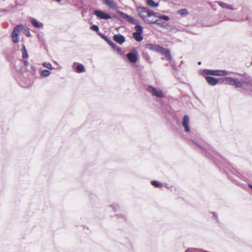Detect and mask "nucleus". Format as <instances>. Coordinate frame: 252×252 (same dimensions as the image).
Wrapping results in <instances>:
<instances>
[{"label":"nucleus","mask_w":252,"mask_h":252,"mask_svg":"<svg viewBox=\"0 0 252 252\" xmlns=\"http://www.w3.org/2000/svg\"><path fill=\"white\" fill-rule=\"evenodd\" d=\"M139 16L148 24V21L154 17L158 16V13H155L152 10L147 9L144 7H139L137 9Z\"/></svg>","instance_id":"nucleus-1"},{"label":"nucleus","mask_w":252,"mask_h":252,"mask_svg":"<svg viewBox=\"0 0 252 252\" xmlns=\"http://www.w3.org/2000/svg\"><path fill=\"white\" fill-rule=\"evenodd\" d=\"M146 47L148 49L160 53L162 55H164L168 61H171V58L170 54V51L169 50L165 49L162 47L158 45H155L152 44H148L146 45Z\"/></svg>","instance_id":"nucleus-2"},{"label":"nucleus","mask_w":252,"mask_h":252,"mask_svg":"<svg viewBox=\"0 0 252 252\" xmlns=\"http://www.w3.org/2000/svg\"><path fill=\"white\" fill-rule=\"evenodd\" d=\"M204 72L205 74L211 75H215V76H224L228 74V72L225 70H209L205 69L204 70Z\"/></svg>","instance_id":"nucleus-3"},{"label":"nucleus","mask_w":252,"mask_h":252,"mask_svg":"<svg viewBox=\"0 0 252 252\" xmlns=\"http://www.w3.org/2000/svg\"><path fill=\"white\" fill-rule=\"evenodd\" d=\"M126 57L128 61L132 63H135L137 62L138 54L135 48H133L131 50V52L128 53L126 55Z\"/></svg>","instance_id":"nucleus-4"},{"label":"nucleus","mask_w":252,"mask_h":252,"mask_svg":"<svg viewBox=\"0 0 252 252\" xmlns=\"http://www.w3.org/2000/svg\"><path fill=\"white\" fill-rule=\"evenodd\" d=\"M147 91L156 97L159 98L164 97V94L160 90L157 89L152 86H149L147 88Z\"/></svg>","instance_id":"nucleus-5"},{"label":"nucleus","mask_w":252,"mask_h":252,"mask_svg":"<svg viewBox=\"0 0 252 252\" xmlns=\"http://www.w3.org/2000/svg\"><path fill=\"white\" fill-rule=\"evenodd\" d=\"M94 13L97 17L100 19L107 20L111 18L109 14L101 10H94Z\"/></svg>","instance_id":"nucleus-6"},{"label":"nucleus","mask_w":252,"mask_h":252,"mask_svg":"<svg viewBox=\"0 0 252 252\" xmlns=\"http://www.w3.org/2000/svg\"><path fill=\"white\" fill-rule=\"evenodd\" d=\"M120 16L124 19L128 21L131 24H138V22L136 20L134 19L133 17L130 16L129 15H128L122 12H119Z\"/></svg>","instance_id":"nucleus-7"},{"label":"nucleus","mask_w":252,"mask_h":252,"mask_svg":"<svg viewBox=\"0 0 252 252\" xmlns=\"http://www.w3.org/2000/svg\"><path fill=\"white\" fill-rule=\"evenodd\" d=\"M189 117L187 115L184 116L182 125H183V126L185 128V130L186 132L189 131Z\"/></svg>","instance_id":"nucleus-8"},{"label":"nucleus","mask_w":252,"mask_h":252,"mask_svg":"<svg viewBox=\"0 0 252 252\" xmlns=\"http://www.w3.org/2000/svg\"><path fill=\"white\" fill-rule=\"evenodd\" d=\"M113 39L120 44H122L125 41V37L120 34L115 35L113 36Z\"/></svg>","instance_id":"nucleus-9"},{"label":"nucleus","mask_w":252,"mask_h":252,"mask_svg":"<svg viewBox=\"0 0 252 252\" xmlns=\"http://www.w3.org/2000/svg\"><path fill=\"white\" fill-rule=\"evenodd\" d=\"M206 80L207 83L211 86H215L218 82V80L213 77H206Z\"/></svg>","instance_id":"nucleus-10"},{"label":"nucleus","mask_w":252,"mask_h":252,"mask_svg":"<svg viewBox=\"0 0 252 252\" xmlns=\"http://www.w3.org/2000/svg\"><path fill=\"white\" fill-rule=\"evenodd\" d=\"M245 83L246 82L243 80L240 81L238 79L234 78L232 85L235 86L237 88H241Z\"/></svg>","instance_id":"nucleus-11"},{"label":"nucleus","mask_w":252,"mask_h":252,"mask_svg":"<svg viewBox=\"0 0 252 252\" xmlns=\"http://www.w3.org/2000/svg\"><path fill=\"white\" fill-rule=\"evenodd\" d=\"M234 78L226 77L222 79V82L226 85H232Z\"/></svg>","instance_id":"nucleus-12"},{"label":"nucleus","mask_w":252,"mask_h":252,"mask_svg":"<svg viewBox=\"0 0 252 252\" xmlns=\"http://www.w3.org/2000/svg\"><path fill=\"white\" fill-rule=\"evenodd\" d=\"M22 28L23 26L21 25L17 26L14 29L12 34L13 35H18L20 31L22 29Z\"/></svg>","instance_id":"nucleus-13"},{"label":"nucleus","mask_w":252,"mask_h":252,"mask_svg":"<svg viewBox=\"0 0 252 252\" xmlns=\"http://www.w3.org/2000/svg\"><path fill=\"white\" fill-rule=\"evenodd\" d=\"M133 37L137 41H141L143 39V37L142 35V33H133Z\"/></svg>","instance_id":"nucleus-14"},{"label":"nucleus","mask_w":252,"mask_h":252,"mask_svg":"<svg viewBox=\"0 0 252 252\" xmlns=\"http://www.w3.org/2000/svg\"><path fill=\"white\" fill-rule=\"evenodd\" d=\"M147 4L152 7H157L159 4L158 2H155L153 0H147Z\"/></svg>","instance_id":"nucleus-15"},{"label":"nucleus","mask_w":252,"mask_h":252,"mask_svg":"<svg viewBox=\"0 0 252 252\" xmlns=\"http://www.w3.org/2000/svg\"><path fill=\"white\" fill-rule=\"evenodd\" d=\"M102 37L113 49H116V45L107 37L105 36H102Z\"/></svg>","instance_id":"nucleus-16"},{"label":"nucleus","mask_w":252,"mask_h":252,"mask_svg":"<svg viewBox=\"0 0 252 252\" xmlns=\"http://www.w3.org/2000/svg\"><path fill=\"white\" fill-rule=\"evenodd\" d=\"M51 72L48 70H43L40 71V75L42 77H46L50 75Z\"/></svg>","instance_id":"nucleus-17"},{"label":"nucleus","mask_w":252,"mask_h":252,"mask_svg":"<svg viewBox=\"0 0 252 252\" xmlns=\"http://www.w3.org/2000/svg\"><path fill=\"white\" fill-rule=\"evenodd\" d=\"M31 22L32 25L36 28H40L43 26L42 23H38L35 19H32Z\"/></svg>","instance_id":"nucleus-18"},{"label":"nucleus","mask_w":252,"mask_h":252,"mask_svg":"<svg viewBox=\"0 0 252 252\" xmlns=\"http://www.w3.org/2000/svg\"><path fill=\"white\" fill-rule=\"evenodd\" d=\"M135 30L136 31L134 33H142L143 32V28L141 26H140L138 24H136V26L135 27Z\"/></svg>","instance_id":"nucleus-19"},{"label":"nucleus","mask_w":252,"mask_h":252,"mask_svg":"<svg viewBox=\"0 0 252 252\" xmlns=\"http://www.w3.org/2000/svg\"><path fill=\"white\" fill-rule=\"evenodd\" d=\"M155 17H153L150 20V21H148V24H155L158 25H161L160 23L159 22V20H155Z\"/></svg>","instance_id":"nucleus-20"},{"label":"nucleus","mask_w":252,"mask_h":252,"mask_svg":"<svg viewBox=\"0 0 252 252\" xmlns=\"http://www.w3.org/2000/svg\"><path fill=\"white\" fill-rule=\"evenodd\" d=\"M76 71L77 72H85V69L84 66L82 64H78L76 66Z\"/></svg>","instance_id":"nucleus-21"},{"label":"nucleus","mask_w":252,"mask_h":252,"mask_svg":"<svg viewBox=\"0 0 252 252\" xmlns=\"http://www.w3.org/2000/svg\"><path fill=\"white\" fill-rule=\"evenodd\" d=\"M22 56L24 59H27L28 58V53H27V51L26 49V47H25V45H23Z\"/></svg>","instance_id":"nucleus-22"},{"label":"nucleus","mask_w":252,"mask_h":252,"mask_svg":"<svg viewBox=\"0 0 252 252\" xmlns=\"http://www.w3.org/2000/svg\"><path fill=\"white\" fill-rule=\"evenodd\" d=\"M177 13L181 16H186L188 14V11L186 9H182L177 11Z\"/></svg>","instance_id":"nucleus-23"},{"label":"nucleus","mask_w":252,"mask_h":252,"mask_svg":"<svg viewBox=\"0 0 252 252\" xmlns=\"http://www.w3.org/2000/svg\"><path fill=\"white\" fill-rule=\"evenodd\" d=\"M156 17H158L159 20H164L165 21H169L170 18L168 16L166 15H159L158 14V16Z\"/></svg>","instance_id":"nucleus-24"},{"label":"nucleus","mask_w":252,"mask_h":252,"mask_svg":"<svg viewBox=\"0 0 252 252\" xmlns=\"http://www.w3.org/2000/svg\"><path fill=\"white\" fill-rule=\"evenodd\" d=\"M11 37H12V41L14 43H18L19 42L18 35H13V34H11Z\"/></svg>","instance_id":"nucleus-25"},{"label":"nucleus","mask_w":252,"mask_h":252,"mask_svg":"<svg viewBox=\"0 0 252 252\" xmlns=\"http://www.w3.org/2000/svg\"><path fill=\"white\" fill-rule=\"evenodd\" d=\"M42 65L45 68H47L49 69H52V65L51 63H42Z\"/></svg>","instance_id":"nucleus-26"},{"label":"nucleus","mask_w":252,"mask_h":252,"mask_svg":"<svg viewBox=\"0 0 252 252\" xmlns=\"http://www.w3.org/2000/svg\"><path fill=\"white\" fill-rule=\"evenodd\" d=\"M219 4L222 7H224V8H227V9H231V8L230 6L227 5V4H226L225 3L220 2H219Z\"/></svg>","instance_id":"nucleus-27"},{"label":"nucleus","mask_w":252,"mask_h":252,"mask_svg":"<svg viewBox=\"0 0 252 252\" xmlns=\"http://www.w3.org/2000/svg\"><path fill=\"white\" fill-rule=\"evenodd\" d=\"M91 29L93 31H95V32H98V30H99V28L96 25H93L91 27Z\"/></svg>","instance_id":"nucleus-28"},{"label":"nucleus","mask_w":252,"mask_h":252,"mask_svg":"<svg viewBox=\"0 0 252 252\" xmlns=\"http://www.w3.org/2000/svg\"><path fill=\"white\" fill-rule=\"evenodd\" d=\"M152 184L156 187H158L160 186V183L156 181H152Z\"/></svg>","instance_id":"nucleus-29"},{"label":"nucleus","mask_w":252,"mask_h":252,"mask_svg":"<svg viewBox=\"0 0 252 252\" xmlns=\"http://www.w3.org/2000/svg\"><path fill=\"white\" fill-rule=\"evenodd\" d=\"M26 31V34L27 36H29L30 35V32L29 31V29H27V30H25Z\"/></svg>","instance_id":"nucleus-30"},{"label":"nucleus","mask_w":252,"mask_h":252,"mask_svg":"<svg viewBox=\"0 0 252 252\" xmlns=\"http://www.w3.org/2000/svg\"><path fill=\"white\" fill-rule=\"evenodd\" d=\"M24 64L26 66H28L29 65V63L27 61H25L24 62Z\"/></svg>","instance_id":"nucleus-31"},{"label":"nucleus","mask_w":252,"mask_h":252,"mask_svg":"<svg viewBox=\"0 0 252 252\" xmlns=\"http://www.w3.org/2000/svg\"><path fill=\"white\" fill-rule=\"evenodd\" d=\"M117 51L118 53H121V49L120 47H118L116 48Z\"/></svg>","instance_id":"nucleus-32"},{"label":"nucleus","mask_w":252,"mask_h":252,"mask_svg":"<svg viewBox=\"0 0 252 252\" xmlns=\"http://www.w3.org/2000/svg\"><path fill=\"white\" fill-rule=\"evenodd\" d=\"M201 62H199L198 63V64H199V65H200V64H201Z\"/></svg>","instance_id":"nucleus-33"},{"label":"nucleus","mask_w":252,"mask_h":252,"mask_svg":"<svg viewBox=\"0 0 252 252\" xmlns=\"http://www.w3.org/2000/svg\"><path fill=\"white\" fill-rule=\"evenodd\" d=\"M250 187L251 188V189H252V186L250 185Z\"/></svg>","instance_id":"nucleus-34"}]
</instances>
